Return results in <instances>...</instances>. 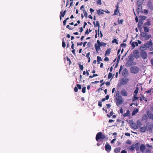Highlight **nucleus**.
Segmentation results:
<instances>
[{"mask_svg": "<svg viewBox=\"0 0 153 153\" xmlns=\"http://www.w3.org/2000/svg\"><path fill=\"white\" fill-rule=\"evenodd\" d=\"M105 138V136L104 135L102 134L101 132L98 133L96 135V139L97 141L100 139H104Z\"/></svg>", "mask_w": 153, "mask_h": 153, "instance_id": "f257e3e1", "label": "nucleus"}, {"mask_svg": "<svg viewBox=\"0 0 153 153\" xmlns=\"http://www.w3.org/2000/svg\"><path fill=\"white\" fill-rule=\"evenodd\" d=\"M140 36L144 38L146 40H148L149 38L151 37V35H148L147 33L143 32H142L140 33Z\"/></svg>", "mask_w": 153, "mask_h": 153, "instance_id": "f03ea898", "label": "nucleus"}, {"mask_svg": "<svg viewBox=\"0 0 153 153\" xmlns=\"http://www.w3.org/2000/svg\"><path fill=\"white\" fill-rule=\"evenodd\" d=\"M139 70V68L136 66L131 68V71L132 73L137 74Z\"/></svg>", "mask_w": 153, "mask_h": 153, "instance_id": "7ed1b4c3", "label": "nucleus"}, {"mask_svg": "<svg viewBox=\"0 0 153 153\" xmlns=\"http://www.w3.org/2000/svg\"><path fill=\"white\" fill-rule=\"evenodd\" d=\"M97 43H96L95 44V47L96 49V52H98V51L100 50V42L99 40H97Z\"/></svg>", "mask_w": 153, "mask_h": 153, "instance_id": "20e7f679", "label": "nucleus"}, {"mask_svg": "<svg viewBox=\"0 0 153 153\" xmlns=\"http://www.w3.org/2000/svg\"><path fill=\"white\" fill-rule=\"evenodd\" d=\"M140 55L144 59H147L148 57L147 53L145 51H141Z\"/></svg>", "mask_w": 153, "mask_h": 153, "instance_id": "39448f33", "label": "nucleus"}, {"mask_svg": "<svg viewBox=\"0 0 153 153\" xmlns=\"http://www.w3.org/2000/svg\"><path fill=\"white\" fill-rule=\"evenodd\" d=\"M129 80L127 78H123L120 80V84L124 85L126 84L128 81Z\"/></svg>", "mask_w": 153, "mask_h": 153, "instance_id": "423d86ee", "label": "nucleus"}, {"mask_svg": "<svg viewBox=\"0 0 153 153\" xmlns=\"http://www.w3.org/2000/svg\"><path fill=\"white\" fill-rule=\"evenodd\" d=\"M105 148V150L108 152H109L111 150V146L107 143H106Z\"/></svg>", "mask_w": 153, "mask_h": 153, "instance_id": "0eeeda50", "label": "nucleus"}, {"mask_svg": "<svg viewBox=\"0 0 153 153\" xmlns=\"http://www.w3.org/2000/svg\"><path fill=\"white\" fill-rule=\"evenodd\" d=\"M152 41L151 39L147 43L144 44L145 46L147 47V48H149L150 47H151L152 45Z\"/></svg>", "mask_w": 153, "mask_h": 153, "instance_id": "6e6552de", "label": "nucleus"}, {"mask_svg": "<svg viewBox=\"0 0 153 153\" xmlns=\"http://www.w3.org/2000/svg\"><path fill=\"white\" fill-rule=\"evenodd\" d=\"M117 106L119 105L122 104L123 102V100L122 98H117Z\"/></svg>", "mask_w": 153, "mask_h": 153, "instance_id": "1a4fd4ad", "label": "nucleus"}, {"mask_svg": "<svg viewBox=\"0 0 153 153\" xmlns=\"http://www.w3.org/2000/svg\"><path fill=\"white\" fill-rule=\"evenodd\" d=\"M133 54L134 56L136 58H139V54L138 51L137 50H135L133 51Z\"/></svg>", "mask_w": 153, "mask_h": 153, "instance_id": "9d476101", "label": "nucleus"}, {"mask_svg": "<svg viewBox=\"0 0 153 153\" xmlns=\"http://www.w3.org/2000/svg\"><path fill=\"white\" fill-rule=\"evenodd\" d=\"M146 149V147L144 145L142 144L140 147V149L141 152L143 153L145 152V150Z\"/></svg>", "mask_w": 153, "mask_h": 153, "instance_id": "9b49d317", "label": "nucleus"}, {"mask_svg": "<svg viewBox=\"0 0 153 153\" xmlns=\"http://www.w3.org/2000/svg\"><path fill=\"white\" fill-rule=\"evenodd\" d=\"M121 94L122 95L124 96H127V92L125 89H123L121 91Z\"/></svg>", "mask_w": 153, "mask_h": 153, "instance_id": "f8f14e48", "label": "nucleus"}, {"mask_svg": "<svg viewBox=\"0 0 153 153\" xmlns=\"http://www.w3.org/2000/svg\"><path fill=\"white\" fill-rule=\"evenodd\" d=\"M137 145L138 143H136L135 145H133L131 146L129 148V150L131 151H133Z\"/></svg>", "mask_w": 153, "mask_h": 153, "instance_id": "ddd939ff", "label": "nucleus"}, {"mask_svg": "<svg viewBox=\"0 0 153 153\" xmlns=\"http://www.w3.org/2000/svg\"><path fill=\"white\" fill-rule=\"evenodd\" d=\"M138 7L137 9V11L139 14L140 11H142V6L141 5H138Z\"/></svg>", "mask_w": 153, "mask_h": 153, "instance_id": "4468645a", "label": "nucleus"}, {"mask_svg": "<svg viewBox=\"0 0 153 153\" xmlns=\"http://www.w3.org/2000/svg\"><path fill=\"white\" fill-rule=\"evenodd\" d=\"M147 6L151 10H153V7L152 6V3L151 2H149L147 4Z\"/></svg>", "mask_w": 153, "mask_h": 153, "instance_id": "2eb2a0df", "label": "nucleus"}, {"mask_svg": "<svg viewBox=\"0 0 153 153\" xmlns=\"http://www.w3.org/2000/svg\"><path fill=\"white\" fill-rule=\"evenodd\" d=\"M104 12L103 10L101 9H100L97 10V13L99 15H100L103 14Z\"/></svg>", "mask_w": 153, "mask_h": 153, "instance_id": "dca6fc26", "label": "nucleus"}, {"mask_svg": "<svg viewBox=\"0 0 153 153\" xmlns=\"http://www.w3.org/2000/svg\"><path fill=\"white\" fill-rule=\"evenodd\" d=\"M130 115V111L129 110H127L126 112L123 114V117H126Z\"/></svg>", "mask_w": 153, "mask_h": 153, "instance_id": "f3484780", "label": "nucleus"}, {"mask_svg": "<svg viewBox=\"0 0 153 153\" xmlns=\"http://www.w3.org/2000/svg\"><path fill=\"white\" fill-rule=\"evenodd\" d=\"M147 48V47H146L145 46V45L144 44L143 45L141 46L140 48V50L141 51H144L145 50H146Z\"/></svg>", "mask_w": 153, "mask_h": 153, "instance_id": "a211bd4d", "label": "nucleus"}, {"mask_svg": "<svg viewBox=\"0 0 153 153\" xmlns=\"http://www.w3.org/2000/svg\"><path fill=\"white\" fill-rule=\"evenodd\" d=\"M144 0H138L137 2V5H141L143 3Z\"/></svg>", "mask_w": 153, "mask_h": 153, "instance_id": "6ab92c4d", "label": "nucleus"}, {"mask_svg": "<svg viewBox=\"0 0 153 153\" xmlns=\"http://www.w3.org/2000/svg\"><path fill=\"white\" fill-rule=\"evenodd\" d=\"M139 128L140 129V131L142 132H145L146 131V127H145L144 126L142 127L141 126Z\"/></svg>", "mask_w": 153, "mask_h": 153, "instance_id": "aec40b11", "label": "nucleus"}, {"mask_svg": "<svg viewBox=\"0 0 153 153\" xmlns=\"http://www.w3.org/2000/svg\"><path fill=\"white\" fill-rule=\"evenodd\" d=\"M131 45L133 48L135 47V46H137L138 45V43L136 42H133L131 44Z\"/></svg>", "mask_w": 153, "mask_h": 153, "instance_id": "412c9836", "label": "nucleus"}, {"mask_svg": "<svg viewBox=\"0 0 153 153\" xmlns=\"http://www.w3.org/2000/svg\"><path fill=\"white\" fill-rule=\"evenodd\" d=\"M138 111V109L136 108L134 109L132 113V115H134L136 114Z\"/></svg>", "mask_w": 153, "mask_h": 153, "instance_id": "4be33fe9", "label": "nucleus"}, {"mask_svg": "<svg viewBox=\"0 0 153 153\" xmlns=\"http://www.w3.org/2000/svg\"><path fill=\"white\" fill-rule=\"evenodd\" d=\"M137 126L139 128H140L142 126V124L141 123L140 121L139 120H138L137 122Z\"/></svg>", "mask_w": 153, "mask_h": 153, "instance_id": "5701e85b", "label": "nucleus"}, {"mask_svg": "<svg viewBox=\"0 0 153 153\" xmlns=\"http://www.w3.org/2000/svg\"><path fill=\"white\" fill-rule=\"evenodd\" d=\"M140 99L141 101H142L143 100H144L146 102H147V99L145 98V97L143 96H141V97H140Z\"/></svg>", "mask_w": 153, "mask_h": 153, "instance_id": "b1692460", "label": "nucleus"}, {"mask_svg": "<svg viewBox=\"0 0 153 153\" xmlns=\"http://www.w3.org/2000/svg\"><path fill=\"white\" fill-rule=\"evenodd\" d=\"M120 150V148H118L114 149V152L115 153H119Z\"/></svg>", "mask_w": 153, "mask_h": 153, "instance_id": "393cba45", "label": "nucleus"}, {"mask_svg": "<svg viewBox=\"0 0 153 153\" xmlns=\"http://www.w3.org/2000/svg\"><path fill=\"white\" fill-rule=\"evenodd\" d=\"M143 29L145 33L149 32V29L147 27L144 26L143 27Z\"/></svg>", "mask_w": 153, "mask_h": 153, "instance_id": "a878e982", "label": "nucleus"}, {"mask_svg": "<svg viewBox=\"0 0 153 153\" xmlns=\"http://www.w3.org/2000/svg\"><path fill=\"white\" fill-rule=\"evenodd\" d=\"M111 50L110 49H108L105 52L106 55H108L110 53Z\"/></svg>", "mask_w": 153, "mask_h": 153, "instance_id": "bb28decb", "label": "nucleus"}, {"mask_svg": "<svg viewBox=\"0 0 153 153\" xmlns=\"http://www.w3.org/2000/svg\"><path fill=\"white\" fill-rule=\"evenodd\" d=\"M127 73V71L126 68L123 70L122 74L123 76H125L126 74Z\"/></svg>", "mask_w": 153, "mask_h": 153, "instance_id": "cd10ccee", "label": "nucleus"}, {"mask_svg": "<svg viewBox=\"0 0 153 153\" xmlns=\"http://www.w3.org/2000/svg\"><path fill=\"white\" fill-rule=\"evenodd\" d=\"M97 61L98 62V63H100V62H99L101 61L102 60L101 58L99 56H97Z\"/></svg>", "mask_w": 153, "mask_h": 153, "instance_id": "c85d7f7f", "label": "nucleus"}, {"mask_svg": "<svg viewBox=\"0 0 153 153\" xmlns=\"http://www.w3.org/2000/svg\"><path fill=\"white\" fill-rule=\"evenodd\" d=\"M139 90V88L138 87H137L135 91H134V93L135 94L137 95L138 92Z\"/></svg>", "mask_w": 153, "mask_h": 153, "instance_id": "c756f323", "label": "nucleus"}, {"mask_svg": "<svg viewBox=\"0 0 153 153\" xmlns=\"http://www.w3.org/2000/svg\"><path fill=\"white\" fill-rule=\"evenodd\" d=\"M143 24V23L142 22H139L138 24V27L139 28L140 27H141L142 25Z\"/></svg>", "mask_w": 153, "mask_h": 153, "instance_id": "7c9ffc66", "label": "nucleus"}, {"mask_svg": "<svg viewBox=\"0 0 153 153\" xmlns=\"http://www.w3.org/2000/svg\"><path fill=\"white\" fill-rule=\"evenodd\" d=\"M132 125L133 128L134 129H137L138 128L137 126L134 123H132Z\"/></svg>", "mask_w": 153, "mask_h": 153, "instance_id": "2f4dec72", "label": "nucleus"}, {"mask_svg": "<svg viewBox=\"0 0 153 153\" xmlns=\"http://www.w3.org/2000/svg\"><path fill=\"white\" fill-rule=\"evenodd\" d=\"M112 43H116V44H118V42H117V40L115 39H114L112 41Z\"/></svg>", "mask_w": 153, "mask_h": 153, "instance_id": "473e14b6", "label": "nucleus"}, {"mask_svg": "<svg viewBox=\"0 0 153 153\" xmlns=\"http://www.w3.org/2000/svg\"><path fill=\"white\" fill-rule=\"evenodd\" d=\"M151 152V150L149 149H146V153H150Z\"/></svg>", "mask_w": 153, "mask_h": 153, "instance_id": "72a5a7b5", "label": "nucleus"}, {"mask_svg": "<svg viewBox=\"0 0 153 153\" xmlns=\"http://www.w3.org/2000/svg\"><path fill=\"white\" fill-rule=\"evenodd\" d=\"M100 46H105L106 45V43H105L103 42H100Z\"/></svg>", "mask_w": 153, "mask_h": 153, "instance_id": "f704fd0d", "label": "nucleus"}, {"mask_svg": "<svg viewBox=\"0 0 153 153\" xmlns=\"http://www.w3.org/2000/svg\"><path fill=\"white\" fill-rule=\"evenodd\" d=\"M85 89H86V87H84L82 88V92L83 93H84L85 92Z\"/></svg>", "mask_w": 153, "mask_h": 153, "instance_id": "c9c22d12", "label": "nucleus"}, {"mask_svg": "<svg viewBox=\"0 0 153 153\" xmlns=\"http://www.w3.org/2000/svg\"><path fill=\"white\" fill-rule=\"evenodd\" d=\"M96 26L97 27H98V28H99L100 27V25L99 24V22L98 21H97L96 22V23L95 24Z\"/></svg>", "mask_w": 153, "mask_h": 153, "instance_id": "e433bc0d", "label": "nucleus"}, {"mask_svg": "<svg viewBox=\"0 0 153 153\" xmlns=\"http://www.w3.org/2000/svg\"><path fill=\"white\" fill-rule=\"evenodd\" d=\"M112 76V74L111 73H109L108 75V79H110Z\"/></svg>", "mask_w": 153, "mask_h": 153, "instance_id": "4c0bfd02", "label": "nucleus"}, {"mask_svg": "<svg viewBox=\"0 0 153 153\" xmlns=\"http://www.w3.org/2000/svg\"><path fill=\"white\" fill-rule=\"evenodd\" d=\"M140 17L142 20H145L146 18V16H140Z\"/></svg>", "mask_w": 153, "mask_h": 153, "instance_id": "58836bf2", "label": "nucleus"}, {"mask_svg": "<svg viewBox=\"0 0 153 153\" xmlns=\"http://www.w3.org/2000/svg\"><path fill=\"white\" fill-rule=\"evenodd\" d=\"M123 67L122 65H121L120 66V69L119 70V74L120 73L121 71V70L123 69Z\"/></svg>", "mask_w": 153, "mask_h": 153, "instance_id": "ea45409f", "label": "nucleus"}, {"mask_svg": "<svg viewBox=\"0 0 153 153\" xmlns=\"http://www.w3.org/2000/svg\"><path fill=\"white\" fill-rule=\"evenodd\" d=\"M138 97H137V95L135 94L134 95V98L133 101H135L136 100H137L138 99Z\"/></svg>", "mask_w": 153, "mask_h": 153, "instance_id": "a19ab883", "label": "nucleus"}, {"mask_svg": "<svg viewBox=\"0 0 153 153\" xmlns=\"http://www.w3.org/2000/svg\"><path fill=\"white\" fill-rule=\"evenodd\" d=\"M83 12L85 13H84V16H85L87 18V16H88V14L86 12L85 10H83Z\"/></svg>", "mask_w": 153, "mask_h": 153, "instance_id": "79ce46f5", "label": "nucleus"}, {"mask_svg": "<svg viewBox=\"0 0 153 153\" xmlns=\"http://www.w3.org/2000/svg\"><path fill=\"white\" fill-rule=\"evenodd\" d=\"M97 4L101 5V0H98L97 2Z\"/></svg>", "mask_w": 153, "mask_h": 153, "instance_id": "37998d69", "label": "nucleus"}, {"mask_svg": "<svg viewBox=\"0 0 153 153\" xmlns=\"http://www.w3.org/2000/svg\"><path fill=\"white\" fill-rule=\"evenodd\" d=\"M79 68L80 70H82L83 68V67L82 65H79Z\"/></svg>", "mask_w": 153, "mask_h": 153, "instance_id": "c03bdc74", "label": "nucleus"}, {"mask_svg": "<svg viewBox=\"0 0 153 153\" xmlns=\"http://www.w3.org/2000/svg\"><path fill=\"white\" fill-rule=\"evenodd\" d=\"M77 88L79 89H81V86L80 85L78 84H77Z\"/></svg>", "mask_w": 153, "mask_h": 153, "instance_id": "a18cd8bd", "label": "nucleus"}, {"mask_svg": "<svg viewBox=\"0 0 153 153\" xmlns=\"http://www.w3.org/2000/svg\"><path fill=\"white\" fill-rule=\"evenodd\" d=\"M145 25H147L149 26L150 25V22L149 21H148L147 22L145 23Z\"/></svg>", "mask_w": 153, "mask_h": 153, "instance_id": "49530a36", "label": "nucleus"}, {"mask_svg": "<svg viewBox=\"0 0 153 153\" xmlns=\"http://www.w3.org/2000/svg\"><path fill=\"white\" fill-rule=\"evenodd\" d=\"M117 9H116L115 10L114 15H116L117 14L118 11H117Z\"/></svg>", "mask_w": 153, "mask_h": 153, "instance_id": "de8ad7c7", "label": "nucleus"}, {"mask_svg": "<svg viewBox=\"0 0 153 153\" xmlns=\"http://www.w3.org/2000/svg\"><path fill=\"white\" fill-rule=\"evenodd\" d=\"M144 13L146 14H147L148 13V10L146 9L144 10Z\"/></svg>", "mask_w": 153, "mask_h": 153, "instance_id": "09e8293b", "label": "nucleus"}, {"mask_svg": "<svg viewBox=\"0 0 153 153\" xmlns=\"http://www.w3.org/2000/svg\"><path fill=\"white\" fill-rule=\"evenodd\" d=\"M116 138H114V139H113V140H112L111 142V143H114V142L116 140Z\"/></svg>", "mask_w": 153, "mask_h": 153, "instance_id": "8fccbe9b", "label": "nucleus"}, {"mask_svg": "<svg viewBox=\"0 0 153 153\" xmlns=\"http://www.w3.org/2000/svg\"><path fill=\"white\" fill-rule=\"evenodd\" d=\"M116 96L117 97H119L120 94V92L119 91H117L116 92Z\"/></svg>", "mask_w": 153, "mask_h": 153, "instance_id": "3c124183", "label": "nucleus"}, {"mask_svg": "<svg viewBox=\"0 0 153 153\" xmlns=\"http://www.w3.org/2000/svg\"><path fill=\"white\" fill-rule=\"evenodd\" d=\"M121 46L122 47H125L126 46V44L123 43L121 45Z\"/></svg>", "mask_w": 153, "mask_h": 153, "instance_id": "603ef678", "label": "nucleus"}, {"mask_svg": "<svg viewBox=\"0 0 153 153\" xmlns=\"http://www.w3.org/2000/svg\"><path fill=\"white\" fill-rule=\"evenodd\" d=\"M104 60L105 61H109V59L108 57H106L105 58Z\"/></svg>", "mask_w": 153, "mask_h": 153, "instance_id": "864d4df0", "label": "nucleus"}, {"mask_svg": "<svg viewBox=\"0 0 153 153\" xmlns=\"http://www.w3.org/2000/svg\"><path fill=\"white\" fill-rule=\"evenodd\" d=\"M123 22V19H121L119 21V24H122Z\"/></svg>", "mask_w": 153, "mask_h": 153, "instance_id": "5fc2aeb1", "label": "nucleus"}, {"mask_svg": "<svg viewBox=\"0 0 153 153\" xmlns=\"http://www.w3.org/2000/svg\"><path fill=\"white\" fill-rule=\"evenodd\" d=\"M98 105L101 107L102 105V102L99 101L98 102Z\"/></svg>", "mask_w": 153, "mask_h": 153, "instance_id": "6e6d98bb", "label": "nucleus"}, {"mask_svg": "<svg viewBox=\"0 0 153 153\" xmlns=\"http://www.w3.org/2000/svg\"><path fill=\"white\" fill-rule=\"evenodd\" d=\"M120 113L121 114H123V109H122V108L120 109Z\"/></svg>", "mask_w": 153, "mask_h": 153, "instance_id": "4d7b16f0", "label": "nucleus"}, {"mask_svg": "<svg viewBox=\"0 0 153 153\" xmlns=\"http://www.w3.org/2000/svg\"><path fill=\"white\" fill-rule=\"evenodd\" d=\"M74 91L75 92H77L78 91V88L77 87H75V88H74Z\"/></svg>", "mask_w": 153, "mask_h": 153, "instance_id": "13d9d810", "label": "nucleus"}, {"mask_svg": "<svg viewBox=\"0 0 153 153\" xmlns=\"http://www.w3.org/2000/svg\"><path fill=\"white\" fill-rule=\"evenodd\" d=\"M111 105L110 104H106V106L108 108H109L111 107Z\"/></svg>", "mask_w": 153, "mask_h": 153, "instance_id": "bf43d9fd", "label": "nucleus"}, {"mask_svg": "<svg viewBox=\"0 0 153 153\" xmlns=\"http://www.w3.org/2000/svg\"><path fill=\"white\" fill-rule=\"evenodd\" d=\"M125 135L128 136H130V133H126L125 134Z\"/></svg>", "mask_w": 153, "mask_h": 153, "instance_id": "052dcab7", "label": "nucleus"}, {"mask_svg": "<svg viewBox=\"0 0 153 153\" xmlns=\"http://www.w3.org/2000/svg\"><path fill=\"white\" fill-rule=\"evenodd\" d=\"M90 56V52L88 53H87V54H86V57L88 58H89L90 57V56Z\"/></svg>", "mask_w": 153, "mask_h": 153, "instance_id": "680f3d73", "label": "nucleus"}, {"mask_svg": "<svg viewBox=\"0 0 153 153\" xmlns=\"http://www.w3.org/2000/svg\"><path fill=\"white\" fill-rule=\"evenodd\" d=\"M82 42H81L80 43L77 42V45H81L82 44Z\"/></svg>", "mask_w": 153, "mask_h": 153, "instance_id": "e2e57ef3", "label": "nucleus"}, {"mask_svg": "<svg viewBox=\"0 0 153 153\" xmlns=\"http://www.w3.org/2000/svg\"><path fill=\"white\" fill-rule=\"evenodd\" d=\"M120 55H119L118 56L117 61V62H119L120 61Z\"/></svg>", "mask_w": 153, "mask_h": 153, "instance_id": "0e129e2a", "label": "nucleus"}, {"mask_svg": "<svg viewBox=\"0 0 153 153\" xmlns=\"http://www.w3.org/2000/svg\"><path fill=\"white\" fill-rule=\"evenodd\" d=\"M90 11L91 13H92V12H94V10L93 9H92V8H90Z\"/></svg>", "mask_w": 153, "mask_h": 153, "instance_id": "69168bd1", "label": "nucleus"}, {"mask_svg": "<svg viewBox=\"0 0 153 153\" xmlns=\"http://www.w3.org/2000/svg\"><path fill=\"white\" fill-rule=\"evenodd\" d=\"M126 143L128 144H131V141H130L129 140H128L127 142H126Z\"/></svg>", "mask_w": 153, "mask_h": 153, "instance_id": "338daca9", "label": "nucleus"}, {"mask_svg": "<svg viewBox=\"0 0 153 153\" xmlns=\"http://www.w3.org/2000/svg\"><path fill=\"white\" fill-rule=\"evenodd\" d=\"M121 153H127V152L125 150H123L121 151Z\"/></svg>", "mask_w": 153, "mask_h": 153, "instance_id": "774afa93", "label": "nucleus"}]
</instances>
